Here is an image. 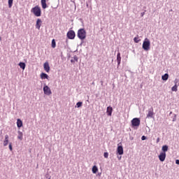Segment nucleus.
Here are the masks:
<instances>
[{"instance_id":"f257e3e1","label":"nucleus","mask_w":179,"mask_h":179,"mask_svg":"<svg viewBox=\"0 0 179 179\" xmlns=\"http://www.w3.org/2000/svg\"><path fill=\"white\" fill-rule=\"evenodd\" d=\"M31 12L37 17L41 16V8L38 6L32 8Z\"/></svg>"},{"instance_id":"f03ea898","label":"nucleus","mask_w":179,"mask_h":179,"mask_svg":"<svg viewBox=\"0 0 179 179\" xmlns=\"http://www.w3.org/2000/svg\"><path fill=\"white\" fill-rule=\"evenodd\" d=\"M78 37L80 40H85L86 38V30L80 29L78 31Z\"/></svg>"},{"instance_id":"7ed1b4c3","label":"nucleus","mask_w":179,"mask_h":179,"mask_svg":"<svg viewBox=\"0 0 179 179\" xmlns=\"http://www.w3.org/2000/svg\"><path fill=\"white\" fill-rule=\"evenodd\" d=\"M143 48L145 51H149V50H150V41H149V39H145L143 43Z\"/></svg>"},{"instance_id":"20e7f679","label":"nucleus","mask_w":179,"mask_h":179,"mask_svg":"<svg viewBox=\"0 0 179 179\" xmlns=\"http://www.w3.org/2000/svg\"><path fill=\"white\" fill-rule=\"evenodd\" d=\"M131 125L133 128H135V127H139L141 125V120L138 117H135L131 120Z\"/></svg>"},{"instance_id":"39448f33","label":"nucleus","mask_w":179,"mask_h":179,"mask_svg":"<svg viewBox=\"0 0 179 179\" xmlns=\"http://www.w3.org/2000/svg\"><path fill=\"white\" fill-rule=\"evenodd\" d=\"M43 92H44V94H46L47 96H50L52 94V92H51V89L49 88L48 85H45L43 87Z\"/></svg>"},{"instance_id":"423d86ee","label":"nucleus","mask_w":179,"mask_h":179,"mask_svg":"<svg viewBox=\"0 0 179 179\" xmlns=\"http://www.w3.org/2000/svg\"><path fill=\"white\" fill-rule=\"evenodd\" d=\"M76 34L73 30L69 31L67 32V37L69 40H73L75 38Z\"/></svg>"},{"instance_id":"0eeeda50","label":"nucleus","mask_w":179,"mask_h":179,"mask_svg":"<svg viewBox=\"0 0 179 179\" xmlns=\"http://www.w3.org/2000/svg\"><path fill=\"white\" fill-rule=\"evenodd\" d=\"M117 152V155H120V156L124 155V148H122V145H120V144H118Z\"/></svg>"},{"instance_id":"6e6552de","label":"nucleus","mask_w":179,"mask_h":179,"mask_svg":"<svg viewBox=\"0 0 179 179\" xmlns=\"http://www.w3.org/2000/svg\"><path fill=\"white\" fill-rule=\"evenodd\" d=\"M153 115H155V113H153V108L148 110V113L147 114V118H153Z\"/></svg>"},{"instance_id":"1a4fd4ad","label":"nucleus","mask_w":179,"mask_h":179,"mask_svg":"<svg viewBox=\"0 0 179 179\" xmlns=\"http://www.w3.org/2000/svg\"><path fill=\"white\" fill-rule=\"evenodd\" d=\"M160 162H164L166 160V152H161L159 155Z\"/></svg>"},{"instance_id":"9d476101","label":"nucleus","mask_w":179,"mask_h":179,"mask_svg":"<svg viewBox=\"0 0 179 179\" xmlns=\"http://www.w3.org/2000/svg\"><path fill=\"white\" fill-rule=\"evenodd\" d=\"M43 68L45 71V72H50V64H48V62H46L43 64Z\"/></svg>"},{"instance_id":"9b49d317","label":"nucleus","mask_w":179,"mask_h":179,"mask_svg":"<svg viewBox=\"0 0 179 179\" xmlns=\"http://www.w3.org/2000/svg\"><path fill=\"white\" fill-rule=\"evenodd\" d=\"M9 143V136L8 134H6L5 136V139L3 141V146H8V144Z\"/></svg>"},{"instance_id":"f8f14e48","label":"nucleus","mask_w":179,"mask_h":179,"mask_svg":"<svg viewBox=\"0 0 179 179\" xmlns=\"http://www.w3.org/2000/svg\"><path fill=\"white\" fill-rule=\"evenodd\" d=\"M106 114H107V115H108L109 117H111V114H113V107L108 106V107L107 108Z\"/></svg>"},{"instance_id":"ddd939ff","label":"nucleus","mask_w":179,"mask_h":179,"mask_svg":"<svg viewBox=\"0 0 179 179\" xmlns=\"http://www.w3.org/2000/svg\"><path fill=\"white\" fill-rule=\"evenodd\" d=\"M41 23H42L41 20L38 19L36 20V29H38V30H40V27H41Z\"/></svg>"},{"instance_id":"4468645a","label":"nucleus","mask_w":179,"mask_h":179,"mask_svg":"<svg viewBox=\"0 0 179 179\" xmlns=\"http://www.w3.org/2000/svg\"><path fill=\"white\" fill-rule=\"evenodd\" d=\"M17 128H22L23 127V122L20 119L17 120Z\"/></svg>"},{"instance_id":"2eb2a0df","label":"nucleus","mask_w":179,"mask_h":179,"mask_svg":"<svg viewBox=\"0 0 179 179\" xmlns=\"http://www.w3.org/2000/svg\"><path fill=\"white\" fill-rule=\"evenodd\" d=\"M17 139L20 141H23V132L18 131Z\"/></svg>"},{"instance_id":"dca6fc26","label":"nucleus","mask_w":179,"mask_h":179,"mask_svg":"<svg viewBox=\"0 0 179 179\" xmlns=\"http://www.w3.org/2000/svg\"><path fill=\"white\" fill-rule=\"evenodd\" d=\"M43 9H46L47 8V3L45 0H41V1Z\"/></svg>"},{"instance_id":"f3484780","label":"nucleus","mask_w":179,"mask_h":179,"mask_svg":"<svg viewBox=\"0 0 179 179\" xmlns=\"http://www.w3.org/2000/svg\"><path fill=\"white\" fill-rule=\"evenodd\" d=\"M117 65H120L121 64V53H117Z\"/></svg>"},{"instance_id":"a211bd4d","label":"nucleus","mask_w":179,"mask_h":179,"mask_svg":"<svg viewBox=\"0 0 179 179\" xmlns=\"http://www.w3.org/2000/svg\"><path fill=\"white\" fill-rule=\"evenodd\" d=\"M18 65L21 68V69H23V71H24V69H26V64H24V62H20Z\"/></svg>"},{"instance_id":"6ab92c4d","label":"nucleus","mask_w":179,"mask_h":179,"mask_svg":"<svg viewBox=\"0 0 179 179\" xmlns=\"http://www.w3.org/2000/svg\"><path fill=\"white\" fill-rule=\"evenodd\" d=\"M41 79H48V75H47L45 73H42L41 74Z\"/></svg>"},{"instance_id":"aec40b11","label":"nucleus","mask_w":179,"mask_h":179,"mask_svg":"<svg viewBox=\"0 0 179 179\" xmlns=\"http://www.w3.org/2000/svg\"><path fill=\"white\" fill-rule=\"evenodd\" d=\"M167 150H169V146L167 145L162 146V151H163L162 153H166Z\"/></svg>"},{"instance_id":"412c9836","label":"nucleus","mask_w":179,"mask_h":179,"mask_svg":"<svg viewBox=\"0 0 179 179\" xmlns=\"http://www.w3.org/2000/svg\"><path fill=\"white\" fill-rule=\"evenodd\" d=\"M97 171H99V169L97 168L96 166H94L92 167V173H93L94 174H96V173H97Z\"/></svg>"},{"instance_id":"4be33fe9","label":"nucleus","mask_w":179,"mask_h":179,"mask_svg":"<svg viewBox=\"0 0 179 179\" xmlns=\"http://www.w3.org/2000/svg\"><path fill=\"white\" fill-rule=\"evenodd\" d=\"M162 80H167L169 79V74L165 73L164 76H162Z\"/></svg>"},{"instance_id":"5701e85b","label":"nucleus","mask_w":179,"mask_h":179,"mask_svg":"<svg viewBox=\"0 0 179 179\" xmlns=\"http://www.w3.org/2000/svg\"><path fill=\"white\" fill-rule=\"evenodd\" d=\"M178 87L177 83H176L175 85L171 88L172 92H177L178 90Z\"/></svg>"},{"instance_id":"b1692460","label":"nucleus","mask_w":179,"mask_h":179,"mask_svg":"<svg viewBox=\"0 0 179 179\" xmlns=\"http://www.w3.org/2000/svg\"><path fill=\"white\" fill-rule=\"evenodd\" d=\"M57 47V43H55V39L52 40V48H55Z\"/></svg>"},{"instance_id":"393cba45","label":"nucleus","mask_w":179,"mask_h":179,"mask_svg":"<svg viewBox=\"0 0 179 179\" xmlns=\"http://www.w3.org/2000/svg\"><path fill=\"white\" fill-rule=\"evenodd\" d=\"M12 5H13V0H8L9 8H12Z\"/></svg>"},{"instance_id":"a878e982","label":"nucleus","mask_w":179,"mask_h":179,"mask_svg":"<svg viewBox=\"0 0 179 179\" xmlns=\"http://www.w3.org/2000/svg\"><path fill=\"white\" fill-rule=\"evenodd\" d=\"M83 104V103L80 101L76 103V106H77L78 108H79L80 107H82Z\"/></svg>"},{"instance_id":"bb28decb","label":"nucleus","mask_w":179,"mask_h":179,"mask_svg":"<svg viewBox=\"0 0 179 179\" xmlns=\"http://www.w3.org/2000/svg\"><path fill=\"white\" fill-rule=\"evenodd\" d=\"M134 43H139V38L135 37L134 38Z\"/></svg>"},{"instance_id":"cd10ccee","label":"nucleus","mask_w":179,"mask_h":179,"mask_svg":"<svg viewBox=\"0 0 179 179\" xmlns=\"http://www.w3.org/2000/svg\"><path fill=\"white\" fill-rule=\"evenodd\" d=\"M8 148H9L10 152H12V151L13 150V148H12V143H9Z\"/></svg>"},{"instance_id":"c85d7f7f","label":"nucleus","mask_w":179,"mask_h":179,"mask_svg":"<svg viewBox=\"0 0 179 179\" xmlns=\"http://www.w3.org/2000/svg\"><path fill=\"white\" fill-rule=\"evenodd\" d=\"M103 156L105 159H107L108 157V152H104Z\"/></svg>"},{"instance_id":"c756f323","label":"nucleus","mask_w":179,"mask_h":179,"mask_svg":"<svg viewBox=\"0 0 179 179\" xmlns=\"http://www.w3.org/2000/svg\"><path fill=\"white\" fill-rule=\"evenodd\" d=\"M141 139H142V141H145V140L146 139V136H143L141 137Z\"/></svg>"},{"instance_id":"7c9ffc66","label":"nucleus","mask_w":179,"mask_h":179,"mask_svg":"<svg viewBox=\"0 0 179 179\" xmlns=\"http://www.w3.org/2000/svg\"><path fill=\"white\" fill-rule=\"evenodd\" d=\"M141 17H143V16H145V12L141 13Z\"/></svg>"},{"instance_id":"2f4dec72","label":"nucleus","mask_w":179,"mask_h":179,"mask_svg":"<svg viewBox=\"0 0 179 179\" xmlns=\"http://www.w3.org/2000/svg\"><path fill=\"white\" fill-rule=\"evenodd\" d=\"M176 164H179V159H176Z\"/></svg>"},{"instance_id":"473e14b6","label":"nucleus","mask_w":179,"mask_h":179,"mask_svg":"<svg viewBox=\"0 0 179 179\" xmlns=\"http://www.w3.org/2000/svg\"><path fill=\"white\" fill-rule=\"evenodd\" d=\"M159 141H160V138H158L157 139V142L159 143Z\"/></svg>"},{"instance_id":"72a5a7b5","label":"nucleus","mask_w":179,"mask_h":179,"mask_svg":"<svg viewBox=\"0 0 179 179\" xmlns=\"http://www.w3.org/2000/svg\"><path fill=\"white\" fill-rule=\"evenodd\" d=\"M118 159H119V160H121V157H118Z\"/></svg>"},{"instance_id":"f704fd0d","label":"nucleus","mask_w":179,"mask_h":179,"mask_svg":"<svg viewBox=\"0 0 179 179\" xmlns=\"http://www.w3.org/2000/svg\"><path fill=\"white\" fill-rule=\"evenodd\" d=\"M1 40H2V38L0 37V41H1Z\"/></svg>"},{"instance_id":"c9c22d12","label":"nucleus","mask_w":179,"mask_h":179,"mask_svg":"<svg viewBox=\"0 0 179 179\" xmlns=\"http://www.w3.org/2000/svg\"><path fill=\"white\" fill-rule=\"evenodd\" d=\"M49 179H50V178H49Z\"/></svg>"}]
</instances>
